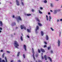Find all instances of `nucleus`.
Wrapping results in <instances>:
<instances>
[{"label": "nucleus", "instance_id": "bf43d9fd", "mask_svg": "<svg viewBox=\"0 0 62 62\" xmlns=\"http://www.w3.org/2000/svg\"><path fill=\"white\" fill-rule=\"evenodd\" d=\"M41 54H42V55L43 54V53H41Z\"/></svg>", "mask_w": 62, "mask_h": 62}, {"label": "nucleus", "instance_id": "e2e57ef3", "mask_svg": "<svg viewBox=\"0 0 62 62\" xmlns=\"http://www.w3.org/2000/svg\"><path fill=\"white\" fill-rule=\"evenodd\" d=\"M1 31H0V33H1Z\"/></svg>", "mask_w": 62, "mask_h": 62}, {"label": "nucleus", "instance_id": "1a4fd4ad", "mask_svg": "<svg viewBox=\"0 0 62 62\" xmlns=\"http://www.w3.org/2000/svg\"><path fill=\"white\" fill-rule=\"evenodd\" d=\"M31 28L30 27V29H27V31H28V32L29 33H30L31 32Z\"/></svg>", "mask_w": 62, "mask_h": 62}, {"label": "nucleus", "instance_id": "c9c22d12", "mask_svg": "<svg viewBox=\"0 0 62 62\" xmlns=\"http://www.w3.org/2000/svg\"><path fill=\"white\" fill-rule=\"evenodd\" d=\"M38 51L39 53H40V50L39 49H38Z\"/></svg>", "mask_w": 62, "mask_h": 62}, {"label": "nucleus", "instance_id": "79ce46f5", "mask_svg": "<svg viewBox=\"0 0 62 62\" xmlns=\"http://www.w3.org/2000/svg\"><path fill=\"white\" fill-rule=\"evenodd\" d=\"M18 62H21V60H18Z\"/></svg>", "mask_w": 62, "mask_h": 62}, {"label": "nucleus", "instance_id": "72a5a7b5", "mask_svg": "<svg viewBox=\"0 0 62 62\" xmlns=\"http://www.w3.org/2000/svg\"><path fill=\"white\" fill-rule=\"evenodd\" d=\"M47 47V46H46V45H45L44 46V47L45 48V47Z\"/></svg>", "mask_w": 62, "mask_h": 62}, {"label": "nucleus", "instance_id": "4be33fe9", "mask_svg": "<svg viewBox=\"0 0 62 62\" xmlns=\"http://www.w3.org/2000/svg\"><path fill=\"white\" fill-rule=\"evenodd\" d=\"M46 20L47 21H48V16L47 15H46Z\"/></svg>", "mask_w": 62, "mask_h": 62}, {"label": "nucleus", "instance_id": "0eeeda50", "mask_svg": "<svg viewBox=\"0 0 62 62\" xmlns=\"http://www.w3.org/2000/svg\"><path fill=\"white\" fill-rule=\"evenodd\" d=\"M46 40H48V39H49V37H48V36L47 35H46Z\"/></svg>", "mask_w": 62, "mask_h": 62}, {"label": "nucleus", "instance_id": "864d4df0", "mask_svg": "<svg viewBox=\"0 0 62 62\" xmlns=\"http://www.w3.org/2000/svg\"><path fill=\"white\" fill-rule=\"evenodd\" d=\"M48 15H50V13H48Z\"/></svg>", "mask_w": 62, "mask_h": 62}, {"label": "nucleus", "instance_id": "5701e85b", "mask_svg": "<svg viewBox=\"0 0 62 62\" xmlns=\"http://www.w3.org/2000/svg\"><path fill=\"white\" fill-rule=\"evenodd\" d=\"M36 20L37 21H38L39 22V19H38V18L37 17L36 18Z\"/></svg>", "mask_w": 62, "mask_h": 62}, {"label": "nucleus", "instance_id": "7ed1b4c3", "mask_svg": "<svg viewBox=\"0 0 62 62\" xmlns=\"http://www.w3.org/2000/svg\"><path fill=\"white\" fill-rule=\"evenodd\" d=\"M20 27L21 29H23V28H24L25 30H26V28L24 27V25H21L20 26Z\"/></svg>", "mask_w": 62, "mask_h": 62}, {"label": "nucleus", "instance_id": "412c9836", "mask_svg": "<svg viewBox=\"0 0 62 62\" xmlns=\"http://www.w3.org/2000/svg\"><path fill=\"white\" fill-rule=\"evenodd\" d=\"M38 25H39V26H42V24H41V23H38Z\"/></svg>", "mask_w": 62, "mask_h": 62}, {"label": "nucleus", "instance_id": "6e6552de", "mask_svg": "<svg viewBox=\"0 0 62 62\" xmlns=\"http://www.w3.org/2000/svg\"><path fill=\"white\" fill-rule=\"evenodd\" d=\"M16 4L17 6H19L20 5V4H19V1L18 0H16Z\"/></svg>", "mask_w": 62, "mask_h": 62}, {"label": "nucleus", "instance_id": "c85d7f7f", "mask_svg": "<svg viewBox=\"0 0 62 62\" xmlns=\"http://www.w3.org/2000/svg\"><path fill=\"white\" fill-rule=\"evenodd\" d=\"M50 29H51L52 31H54V29H53V28H52V27L50 28Z\"/></svg>", "mask_w": 62, "mask_h": 62}, {"label": "nucleus", "instance_id": "2eb2a0df", "mask_svg": "<svg viewBox=\"0 0 62 62\" xmlns=\"http://www.w3.org/2000/svg\"><path fill=\"white\" fill-rule=\"evenodd\" d=\"M49 22H50V21H51V20L52 19V17H51V16H49Z\"/></svg>", "mask_w": 62, "mask_h": 62}, {"label": "nucleus", "instance_id": "4468645a", "mask_svg": "<svg viewBox=\"0 0 62 62\" xmlns=\"http://www.w3.org/2000/svg\"><path fill=\"white\" fill-rule=\"evenodd\" d=\"M40 50L42 52H45V51H44V50L42 48H41L40 49Z\"/></svg>", "mask_w": 62, "mask_h": 62}, {"label": "nucleus", "instance_id": "09e8293b", "mask_svg": "<svg viewBox=\"0 0 62 62\" xmlns=\"http://www.w3.org/2000/svg\"><path fill=\"white\" fill-rule=\"evenodd\" d=\"M60 21H61V22H62V19H60Z\"/></svg>", "mask_w": 62, "mask_h": 62}, {"label": "nucleus", "instance_id": "37998d69", "mask_svg": "<svg viewBox=\"0 0 62 62\" xmlns=\"http://www.w3.org/2000/svg\"><path fill=\"white\" fill-rule=\"evenodd\" d=\"M31 11H32V12H34V9H32L31 10Z\"/></svg>", "mask_w": 62, "mask_h": 62}, {"label": "nucleus", "instance_id": "c756f323", "mask_svg": "<svg viewBox=\"0 0 62 62\" xmlns=\"http://www.w3.org/2000/svg\"><path fill=\"white\" fill-rule=\"evenodd\" d=\"M56 10H57V11H58V12H59V11H60V9Z\"/></svg>", "mask_w": 62, "mask_h": 62}, {"label": "nucleus", "instance_id": "774afa93", "mask_svg": "<svg viewBox=\"0 0 62 62\" xmlns=\"http://www.w3.org/2000/svg\"><path fill=\"white\" fill-rule=\"evenodd\" d=\"M46 62H48L47 61H46Z\"/></svg>", "mask_w": 62, "mask_h": 62}, {"label": "nucleus", "instance_id": "a878e982", "mask_svg": "<svg viewBox=\"0 0 62 62\" xmlns=\"http://www.w3.org/2000/svg\"><path fill=\"white\" fill-rule=\"evenodd\" d=\"M20 52H18V54H17V56H19V55L20 54Z\"/></svg>", "mask_w": 62, "mask_h": 62}, {"label": "nucleus", "instance_id": "2f4dec72", "mask_svg": "<svg viewBox=\"0 0 62 62\" xmlns=\"http://www.w3.org/2000/svg\"><path fill=\"white\" fill-rule=\"evenodd\" d=\"M7 53H8V54H10V52L9 51H7Z\"/></svg>", "mask_w": 62, "mask_h": 62}, {"label": "nucleus", "instance_id": "aec40b11", "mask_svg": "<svg viewBox=\"0 0 62 62\" xmlns=\"http://www.w3.org/2000/svg\"><path fill=\"white\" fill-rule=\"evenodd\" d=\"M38 11H39V13H40V14H42V13L40 11V10H39Z\"/></svg>", "mask_w": 62, "mask_h": 62}, {"label": "nucleus", "instance_id": "f8f14e48", "mask_svg": "<svg viewBox=\"0 0 62 62\" xmlns=\"http://www.w3.org/2000/svg\"><path fill=\"white\" fill-rule=\"evenodd\" d=\"M50 6L51 8H53L54 7V5L53 3H50Z\"/></svg>", "mask_w": 62, "mask_h": 62}, {"label": "nucleus", "instance_id": "f704fd0d", "mask_svg": "<svg viewBox=\"0 0 62 62\" xmlns=\"http://www.w3.org/2000/svg\"><path fill=\"white\" fill-rule=\"evenodd\" d=\"M4 54H3L2 55V57L3 58H4Z\"/></svg>", "mask_w": 62, "mask_h": 62}, {"label": "nucleus", "instance_id": "de8ad7c7", "mask_svg": "<svg viewBox=\"0 0 62 62\" xmlns=\"http://www.w3.org/2000/svg\"><path fill=\"white\" fill-rule=\"evenodd\" d=\"M3 50H0V52H3Z\"/></svg>", "mask_w": 62, "mask_h": 62}, {"label": "nucleus", "instance_id": "a19ab883", "mask_svg": "<svg viewBox=\"0 0 62 62\" xmlns=\"http://www.w3.org/2000/svg\"><path fill=\"white\" fill-rule=\"evenodd\" d=\"M23 56L24 58H25V55H24V54H23Z\"/></svg>", "mask_w": 62, "mask_h": 62}, {"label": "nucleus", "instance_id": "bb28decb", "mask_svg": "<svg viewBox=\"0 0 62 62\" xmlns=\"http://www.w3.org/2000/svg\"><path fill=\"white\" fill-rule=\"evenodd\" d=\"M21 4L22 6H24V3L23 2H22Z\"/></svg>", "mask_w": 62, "mask_h": 62}, {"label": "nucleus", "instance_id": "a211bd4d", "mask_svg": "<svg viewBox=\"0 0 62 62\" xmlns=\"http://www.w3.org/2000/svg\"><path fill=\"white\" fill-rule=\"evenodd\" d=\"M2 22L0 21V26H2Z\"/></svg>", "mask_w": 62, "mask_h": 62}, {"label": "nucleus", "instance_id": "052dcab7", "mask_svg": "<svg viewBox=\"0 0 62 62\" xmlns=\"http://www.w3.org/2000/svg\"><path fill=\"white\" fill-rule=\"evenodd\" d=\"M38 55H36V57H38Z\"/></svg>", "mask_w": 62, "mask_h": 62}, {"label": "nucleus", "instance_id": "4c0bfd02", "mask_svg": "<svg viewBox=\"0 0 62 62\" xmlns=\"http://www.w3.org/2000/svg\"><path fill=\"white\" fill-rule=\"evenodd\" d=\"M44 43L45 44H47V42L45 41H44Z\"/></svg>", "mask_w": 62, "mask_h": 62}, {"label": "nucleus", "instance_id": "cd10ccee", "mask_svg": "<svg viewBox=\"0 0 62 62\" xmlns=\"http://www.w3.org/2000/svg\"><path fill=\"white\" fill-rule=\"evenodd\" d=\"M44 2L45 3H47V1L46 0H45L44 1Z\"/></svg>", "mask_w": 62, "mask_h": 62}, {"label": "nucleus", "instance_id": "20e7f679", "mask_svg": "<svg viewBox=\"0 0 62 62\" xmlns=\"http://www.w3.org/2000/svg\"><path fill=\"white\" fill-rule=\"evenodd\" d=\"M32 53H33V57L34 59V60H35V57H34V49H33V48H32Z\"/></svg>", "mask_w": 62, "mask_h": 62}, {"label": "nucleus", "instance_id": "3c124183", "mask_svg": "<svg viewBox=\"0 0 62 62\" xmlns=\"http://www.w3.org/2000/svg\"><path fill=\"white\" fill-rule=\"evenodd\" d=\"M0 30H2V28H0Z\"/></svg>", "mask_w": 62, "mask_h": 62}, {"label": "nucleus", "instance_id": "a18cd8bd", "mask_svg": "<svg viewBox=\"0 0 62 62\" xmlns=\"http://www.w3.org/2000/svg\"><path fill=\"white\" fill-rule=\"evenodd\" d=\"M38 62H41V61L40 60H39Z\"/></svg>", "mask_w": 62, "mask_h": 62}, {"label": "nucleus", "instance_id": "9d476101", "mask_svg": "<svg viewBox=\"0 0 62 62\" xmlns=\"http://www.w3.org/2000/svg\"><path fill=\"white\" fill-rule=\"evenodd\" d=\"M58 44L59 46H60V42L59 40H58Z\"/></svg>", "mask_w": 62, "mask_h": 62}, {"label": "nucleus", "instance_id": "e433bc0d", "mask_svg": "<svg viewBox=\"0 0 62 62\" xmlns=\"http://www.w3.org/2000/svg\"><path fill=\"white\" fill-rule=\"evenodd\" d=\"M0 62H2V59L1 58H0Z\"/></svg>", "mask_w": 62, "mask_h": 62}, {"label": "nucleus", "instance_id": "603ef678", "mask_svg": "<svg viewBox=\"0 0 62 62\" xmlns=\"http://www.w3.org/2000/svg\"><path fill=\"white\" fill-rule=\"evenodd\" d=\"M51 53H53V51L52 50H51Z\"/></svg>", "mask_w": 62, "mask_h": 62}, {"label": "nucleus", "instance_id": "338daca9", "mask_svg": "<svg viewBox=\"0 0 62 62\" xmlns=\"http://www.w3.org/2000/svg\"><path fill=\"white\" fill-rule=\"evenodd\" d=\"M37 0V1H39V0Z\"/></svg>", "mask_w": 62, "mask_h": 62}, {"label": "nucleus", "instance_id": "49530a36", "mask_svg": "<svg viewBox=\"0 0 62 62\" xmlns=\"http://www.w3.org/2000/svg\"><path fill=\"white\" fill-rule=\"evenodd\" d=\"M60 35H61V32L60 31V32L59 35V36H60Z\"/></svg>", "mask_w": 62, "mask_h": 62}, {"label": "nucleus", "instance_id": "423d86ee", "mask_svg": "<svg viewBox=\"0 0 62 62\" xmlns=\"http://www.w3.org/2000/svg\"><path fill=\"white\" fill-rule=\"evenodd\" d=\"M39 26H37L36 29L35 30V31H36V33H37V30L39 29Z\"/></svg>", "mask_w": 62, "mask_h": 62}, {"label": "nucleus", "instance_id": "8fccbe9b", "mask_svg": "<svg viewBox=\"0 0 62 62\" xmlns=\"http://www.w3.org/2000/svg\"><path fill=\"white\" fill-rule=\"evenodd\" d=\"M50 12H53V11H52V10H50Z\"/></svg>", "mask_w": 62, "mask_h": 62}, {"label": "nucleus", "instance_id": "dca6fc26", "mask_svg": "<svg viewBox=\"0 0 62 62\" xmlns=\"http://www.w3.org/2000/svg\"><path fill=\"white\" fill-rule=\"evenodd\" d=\"M41 36H43V35L44 34L43 31H41Z\"/></svg>", "mask_w": 62, "mask_h": 62}, {"label": "nucleus", "instance_id": "b1692460", "mask_svg": "<svg viewBox=\"0 0 62 62\" xmlns=\"http://www.w3.org/2000/svg\"><path fill=\"white\" fill-rule=\"evenodd\" d=\"M20 39H21V40H22V41H23V37H22V36H21Z\"/></svg>", "mask_w": 62, "mask_h": 62}, {"label": "nucleus", "instance_id": "4d7b16f0", "mask_svg": "<svg viewBox=\"0 0 62 62\" xmlns=\"http://www.w3.org/2000/svg\"><path fill=\"white\" fill-rule=\"evenodd\" d=\"M14 17H15L14 16H13V18H14Z\"/></svg>", "mask_w": 62, "mask_h": 62}, {"label": "nucleus", "instance_id": "f3484780", "mask_svg": "<svg viewBox=\"0 0 62 62\" xmlns=\"http://www.w3.org/2000/svg\"><path fill=\"white\" fill-rule=\"evenodd\" d=\"M48 58L50 60V61H51V62H52V59H51V58H50V57H48Z\"/></svg>", "mask_w": 62, "mask_h": 62}, {"label": "nucleus", "instance_id": "ea45409f", "mask_svg": "<svg viewBox=\"0 0 62 62\" xmlns=\"http://www.w3.org/2000/svg\"><path fill=\"white\" fill-rule=\"evenodd\" d=\"M40 9H43V8H42V7H40Z\"/></svg>", "mask_w": 62, "mask_h": 62}, {"label": "nucleus", "instance_id": "393cba45", "mask_svg": "<svg viewBox=\"0 0 62 62\" xmlns=\"http://www.w3.org/2000/svg\"><path fill=\"white\" fill-rule=\"evenodd\" d=\"M11 25L13 26V25H15V23H13L12 24H11Z\"/></svg>", "mask_w": 62, "mask_h": 62}, {"label": "nucleus", "instance_id": "473e14b6", "mask_svg": "<svg viewBox=\"0 0 62 62\" xmlns=\"http://www.w3.org/2000/svg\"><path fill=\"white\" fill-rule=\"evenodd\" d=\"M51 48V47H48V50H49Z\"/></svg>", "mask_w": 62, "mask_h": 62}, {"label": "nucleus", "instance_id": "f257e3e1", "mask_svg": "<svg viewBox=\"0 0 62 62\" xmlns=\"http://www.w3.org/2000/svg\"><path fill=\"white\" fill-rule=\"evenodd\" d=\"M14 43L15 44V47L17 48V49H18L19 47H19V45L18 43L16 41H15L14 42Z\"/></svg>", "mask_w": 62, "mask_h": 62}, {"label": "nucleus", "instance_id": "f03ea898", "mask_svg": "<svg viewBox=\"0 0 62 62\" xmlns=\"http://www.w3.org/2000/svg\"><path fill=\"white\" fill-rule=\"evenodd\" d=\"M16 19H17V21L18 23L19 22V21L18 20H20V21H22V19H21V17H20V16H18L17 18H16Z\"/></svg>", "mask_w": 62, "mask_h": 62}, {"label": "nucleus", "instance_id": "0e129e2a", "mask_svg": "<svg viewBox=\"0 0 62 62\" xmlns=\"http://www.w3.org/2000/svg\"><path fill=\"white\" fill-rule=\"evenodd\" d=\"M10 4H12V3H11V2H10Z\"/></svg>", "mask_w": 62, "mask_h": 62}, {"label": "nucleus", "instance_id": "39448f33", "mask_svg": "<svg viewBox=\"0 0 62 62\" xmlns=\"http://www.w3.org/2000/svg\"><path fill=\"white\" fill-rule=\"evenodd\" d=\"M5 60L6 62H5V60H2V62H8V61L7 60V58L6 57H5Z\"/></svg>", "mask_w": 62, "mask_h": 62}, {"label": "nucleus", "instance_id": "9b49d317", "mask_svg": "<svg viewBox=\"0 0 62 62\" xmlns=\"http://www.w3.org/2000/svg\"><path fill=\"white\" fill-rule=\"evenodd\" d=\"M26 46H25V45H23V48L24 49H25V51H26Z\"/></svg>", "mask_w": 62, "mask_h": 62}, {"label": "nucleus", "instance_id": "58836bf2", "mask_svg": "<svg viewBox=\"0 0 62 62\" xmlns=\"http://www.w3.org/2000/svg\"><path fill=\"white\" fill-rule=\"evenodd\" d=\"M27 37L29 38H29H30V37H29V36H28V35H27Z\"/></svg>", "mask_w": 62, "mask_h": 62}, {"label": "nucleus", "instance_id": "6ab92c4d", "mask_svg": "<svg viewBox=\"0 0 62 62\" xmlns=\"http://www.w3.org/2000/svg\"><path fill=\"white\" fill-rule=\"evenodd\" d=\"M44 58L45 59V60H47V57H46V55H45L44 56Z\"/></svg>", "mask_w": 62, "mask_h": 62}, {"label": "nucleus", "instance_id": "6e6d98bb", "mask_svg": "<svg viewBox=\"0 0 62 62\" xmlns=\"http://www.w3.org/2000/svg\"><path fill=\"white\" fill-rule=\"evenodd\" d=\"M13 62V61L12 60L11 61V62Z\"/></svg>", "mask_w": 62, "mask_h": 62}, {"label": "nucleus", "instance_id": "c03bdc74", "mask_svg": "<svg viewBox=\"0 0 62 62\" xmlns=\"http://www.w3.org/2000/svg\"><path fill=\"white\" fill-rule=\"evenodd\" d=\"M57 22H59V20L58 19H57Z\"/></svg>", "mask_w": 62, "mask_h": 62}, {"label": "nucleus", "instance_id": "69168bd1", "mask_svg": "<svg viewBox=\"0 0 62 62\" xmlns=\"http://www.w3.org/2000/svg\"><path fill=\"white\" fill-rule=\"evenodd\" d=\"M22 36H23V34H22Z\"/></svg>", "mask_w": 62, "mask_h": 62}, {"label": "nucleus", "instance_id": "13d9d810", "mask_svg": "<svg viewBox=\"0 0 62 62\" xmlns=\"http://www.w3.org/2000/svg\"><path fill=\"white\" fill-rule=\"evenodd\" d=\"M55 1H59V0H55Z\"/></svg>", "mask_w": 62, "mask_h": 62}, {"label": "nucleus", "instance_id": "5fc2aeb1", "mask_svg": "<svg viewBox=\"0 0 62 62\" xmlns=\"http://www.w3.org/2000/svg\"><path fill=\"white\" fill-rule=\"evenodd\" d=\"M42 59H43V58H44L43 56L42 57Z\"/></svg>", "mask_w": 62, "mask_h": 62}, {"label": "nucleus", "instance_id": "7c9ffc66", "mask_svg": "<svg viewBox=\"0 0 62 62\" xmlns=\"http://www.w3.org/2000/svg\"><path fill=\"white\" fill-rule=\"evenodd\" d=\"M27 16H31V14H27Z\"/></svg>", "mask_w": 62, "mask_h": 62}, {"label": "nucleus", "instance_id": "680f3d73", "mask_svg": "<svg viewBox=\"0 0 62 62\" xmlns=\"http://www.w3.org/2000/svg\"><path fill=\"white\" fill-rule=\"evenodd\" d=\"M14 35H15V33H14Z\"/></svg>", "mask_w": 62, "mask_h": 62}, {"label": "nucleus", "instance_id": "ddd939ff", "mask_svg": "<svg viewBox=\"0 0 62 62\" xmlns=\"http://www.w3.org/2000/svg\"><path fill=\"white\" fill-rule=\"evenodd\" d=\"M57 10H54V14H56L57 13Z\"/></svg>", "mask_w": 62, "mask_h": 62}]
</instances>
